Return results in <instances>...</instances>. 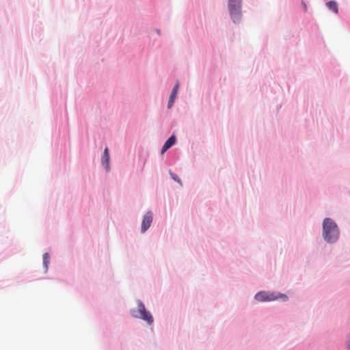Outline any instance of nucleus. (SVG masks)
<instances>
[{"mask_svg": "<svg viewBox=\"0 0 350 350\" xmlns=\"http://www.w3.org/2000/svg\"><path fill=\"white\" fill-rule=\"evenodd\" d=\"M339 232L336 223L329 218H325L323 224V236L329 243L335 241L338 238Z\"/></svg>", "mask_w": 350, "mask_h": 350, "instance_id": "f257e3e1", "label": "nucleus"}, {"mask_svg": "<svg viewBox=\"0 0 350 350\" xmlns=\"http://www.w3.org/2000/svg\"><path fill=\"white\" fill-rule=\"evenodd\" d=\"M131 314L135 318L143 319L148 324H152L153 323L152 316L146 310V307L142 301H138L137 309L132 310Z\"/></svg>", "mask_w": 350, "mask_h": 350, "instance_id": "f03ea898", "label": "nucleus"}, {"mask_svg": "<svg viewBox=\"0 0 350 350\" xmlns=\"http://www.w3.org/2000/svg\"><path fill=\"white\" fill-rule=\"evenodd\" d=\"M241 0H229L228 7L232 19L234 23L239 22L241 18Z\"/></svg>", "mask_w": 350, "mask_h": 350, "instance_id": "7ed1b4c3", "label": "nucleus"}, {"mask_svg": "<svg viewBox=\"0 0 350 350\" xmlns=\"http://www.w3.org/2000/svg\"><path fill=\"white\" fill-rule=\"evenodd\" d=\"M255 299L258 301H271L278 299V297L273 293L259 292L255 295Z\"/></svg>", "mask_w": 350, "mask_h": 350, "instance_id": "20e7f679", "label": "nucleus"}, {"mask_svg": "<svg viewBox=\"0 0 350 350\" xmlns=\"http://www.w3.org/2000/svg\"><path fill=\"white\" fill-rule=\"evenodd\" d=\"M153 215L151 211H148L144 216L142 223V232H146L150 226L152 221Z\"/></svg>", "mask_w": 350, "mask_h": 350, "instance_id": "39448f33", "label": "nucleus"}, {"mask_svg": "<svg viewBox=\"0 0 350 350\" xmlns=\"http://www.w3.org/2000/svg\"><path fill=\"white\" fill-rule=\"evenodd\" d=\"M176 142V137L174 135H172L165 143L163 146L161 153H164L167 149H169L171 146H172Z\"/></svg>", "mask_w": 350, "mask_h": 350, "instance_id": "423d86ee", "label": "nucleus"}, {"mask_svg": "<svg viewBox=\"0 0 350 350\" xmlns=\"http://www.w3.org/2000/svg\"><path fill=\"white\" fill-rule=\"evenodd\" d=\"M102 163L105 164L106 169L108 170L109 168V153L108 148H105L102 158Z\"/></svg>", "mask_w": 350, "mask_h": 350, "instance_id": "0eeeda50", "label": "nucleus"}, {"mask_svg": "<svg viewBox=\"0 0 350 350\" xmlns=\"http://www.w3.org/2000/svg\"><path fill=\"white\" fill-rule=\"evenodd\" d=\"M327 7L332 10L334 13L337 14L338 12V4L335 1H330L326 3Z\"/></svg>", "mask_w": 350, "mask_h": 350, "instance_id": "6e6552de", "label": "nucleus"}, {"mask_svg": "<svg viewBox=\"0 0 350 350\" xmlns=\"http://www.w3.org/2000/svg\"><path fill=\"white\" fill-rule=\"evenodd\" d=\"M49 254L48 253H45L43 255V263L46 268V269L48 268L49 264Z\"/></svg>", "mask_w": 350, "mask_h": 350, "instance_id": "1a4fd4ad", "label": "nucleus"}, {"mask_svg": "<svg viewBox=\"0 0 350 350\" xmlns=\"http://www.w3.org/2000/svg\"><path fill=\"white\" fill-rule=\"evenodd\" d=\"M170 173L171 174V177L172 178V179L178 183L180 185H182L181 180L178 178V176L176 174L172 173V172H170Z\"/></svg>", "mask_w": 350, "mask_h": 350, "instance_id": "9d476101", "label": "nucleus"}, {"mask_svg": "<svg viewBox=\"0 0 350 350\" xmlns=\"http://www.w3.org/2000/svg\"><path fill=\"white\" fill-rule=\"evenodd\" d=\"M275 296L278 297V299H281L284 301H286L288 299V297L286 295L282 294V293H279L278 295H275Z\"/></svg>", "mask_w": 350, "mask_h": 350, "instance_id": "9b49d317", "label": "nucleus"}, {"mask_svg": "<svg viewBox=\"0 0 350 350\" xmlns=\"http://www.w3.org/2000/svg\"><path fill=\"white\" fill-rule=\"evenodd\" d=\"M178 88H179V82L177 81L176 85H175V86L174 87L172 92L176 94L177 92H178Z\"/></svg>", "mask_w": 350, "mask_h": 350, "instance_id": "f8f14e48", "label": "nucleus"}, {"mask_svg": "<svg viewBox=\"0 0 350 350\" xmlns=\"http://www.w3.org/2000/svg\"><path fill=\"white\" fill-rule=\"evenodd\" d=\"M178 88H179V82L177 81L176 85H175V86L174 87L172 92L176 94L177 92H178Z\"/></svg>", "mask_w": 350, "mask_h": 350, "instance_id": "ddd939ff", "label": "nucleus"}, {"mask_svg": "<svg viewBox=\"0 0 350 350\" xmlns=\"http://www.w3.org/2000/svg\"><path fill=\"white\" fill-rule=\"evenodd\" d=\"M174 100H170L169 99V101H168V104H167V107L170 109L172 107V106L174 104Z\"/></svg>", "mask_w": 350, "mask_h": 350, "instance_id": "4468645a", "label": "nucleus"}, {"mask_svg": "<svg viewBox=\"0 0 350 350\" xmlns=\"http://www.w3.org/2000/svg\"><path fill=\"white\" fill-rule=\"evenodd\" d=\"M301 5H302V6L304 8V10L306 11L307 10L306 4L304 2H302Z\"/></svg>", "mask_w": 350, "mask_h": 350, "instance_id": "2eb2a0df", "label": "nucleus"}, {"mask_svg": "<svg viewBox=\"0 0 350 350\" xmlns=\"http://www.w3.org/2000/svg\"><path fill=\"white\" fill-rule=\"evenodd\" d=\"M175 98H176L175 96H171V95H170V100H174V101Z\"/></svg>", "mask_w": 350, "mask_h": 350, "instance_id": "dca6fc26", "label": "nucleus"}, {"mask_svg": "<svg viewBox=\"0 0 350 350\" xmlns=\"http://www.w3.org/2000/svg\"><path fill=\"white\" fill-rule=\"evenodd\" d=\"M171 96H175V97H176V94H174V93H172H172H171Z\"/></svg>", "mask_w": 350, "mask_h": 350, "instance_id": "f3484780", "label": "nucleus"}, {"mask_svg": "<svg viewBox=\"0 0 350 350\" xmlns=\"http://www.w3.org/2000/svg\"><path fill=\"white\" fill-rule=\"evenodd\" d=\"M348 348H349V349L350 350V345H349Z\"/></svg>", "mask_w": 350, "mask_h": 350, "instance_id": "a211bd4d", "label": "nucleus"}]
</instances>
